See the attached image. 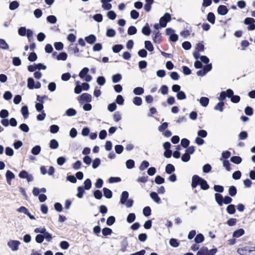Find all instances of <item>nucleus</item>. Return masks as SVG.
Listing matches in <instances>:
<instances>
[{"mask_svg": "<svg viewBox=\"0 0 255 255\" xmlns=\"http://www.w3.org/2000/svg\"><path fill=\"white\" fill-rule=\"evenodd\" d=\"M116 222V218L114 216H111L108 218L106 224L109 226H112Z\"/></svg>", "mask_w": 255, "mask_h": 255, "instance_id": "57", "label": "nucleus"}, {"mask_svg": "<svg viewBox=\"0 0 255 255\" xmlns=\"http://www.w3.org/2000/svg\"><path fill=\"white\" fill-rule=\"evenodd\" d=\"M30 29H27L25 26H21L18 29V33L21 36H25Z\"/></svg>", "mask_w": 255, "mask_h": 255, "instance_id": "15", "label": "nucleus"}, {"mask_svg": "<svg viewBox=\"0 0 255 255\" xmlns=\"http://www.w3.org/2000/svg\"><path fill=\"white\" fill-rule=\"evenodd\" d=\"M144 89L141 87H137L133 90V93L135 95H141L144 93Z\"/></svg>", "mask_w": 255, "mask_h": 255, "instance_id": "34", "label": "nucleus"}, {"mask_svg": "<svg viewBox=\"0 0 255 255\" xmlns=\"http://www.w3.org/2000/svg\"><path fill=\"white\" fill-rule=\"evenodd\" d=\"M199 186H200L201 189L203 190H207L210 187L208 182L204 178H202V181L200 183Z\"/></svg>", "mask_w": 255, "mask_h": 255, "instance_id": "29", "label": "nucleus"}, {"mask_svg": "<svg viewBox=\"0 0 255 255\" xmlns=\"http://www.w3.org/2000/svg\"><path fill=\"white\" fill-rule=\"evenodd\" d=\"M59 146V143L55 139H52L50 141L49 147L52 149H56Z\"/></svg>", "mask_w": 255, "mask_h": 255, "instance_id": "28", "label": "nucleus"}, {"mask_svg": "<svg viewBox=\"0 0 255 255\" xmlns=\"http://www.w3.org/2000/svg\"><path fill=\"white\" fill-rule=\"evenodd\" d=\"M154 2V0H145L144 9L146 12H149L151 10L152 5Z\"/></svg>", "mask_w": 255, "mask_h": 255, "instance_id": "18", "label": "nucleus"}, {"mask_svg": "<svg viewBox=\"0 0 255 255\" xmlns=\"http://www.w3.org/2000/svg\"><path fill=\"white\" fill-rule=\"evenodd\" d=\"M84 188L87 190H89L92 187V181L90 178L86 179L84 182Z\"/></svg>", "mask_w": 255, "mask_h": 255, "instance_id": "45", "label": "nucleus"}, {"mask_svg": "<svg viewBox=\"0 0 255 255\" xmlns=\"http://www.w3.org/2000/svg\"><path fill=\"white\" fill-rule=\"evenodd\" d=\"M228 192H229V194L231 196L234 197L236 195V194L237 193V188L236 187V186H235L234 185H232L229 187Z\"/></svg>", "mask_w": 255, "mask_h": 255, "instance_id": "36", "label": "nucleus"}, {"mask_svg": "<svg viewBox=\"0 0 255 255\" xmlns=\"http://www.w3.org/2000/svg\"><path fill=\"white\" fill-rule=\"evenodd\" d=\"M86 189L83 186H80L77 187L78 193L76 194V196L78 198H82L83 197V195L85 193V190Z\"/></svg>", "mask_w": 255, "mask_h": 255, "instance_id": "25", "label": "nucleus"}, {"mask_svg": "<svg viewBox=\"0 0 255 255\" xmlns=\"http://www.w3.org/2000/svg\"><path fill=\"white\" fill-rule=\"evenodd\" d=\"M46 20L51 24H55L57 21V17L54 15H48L46 18Z\"/></svg>", "mask_w": 255, "mask_h": 255, "instance_id": "53", "label": "nucleus"}, {"mask_svg": "<svg viewBox=\"0 0 255 255\" xmlns=\"http://www.w3.org/2000/svg\"><path fill=\"white\" fill-rule=\"evenodd\" d=\"M9 48V45L6 41L3 39L0 38V49L3 50H7Z\"/></svg>", "mask_w": 255, "mask_h": 255, "instance_id": "41", "label": "nucleus"}, {"mask_svg": "<svg viewBox=\"0 0 255 255\" xmlns=\"http://www.w3.org/2000/svg\"><path fill=\"white\" fill-rule=\"evenodd\" d=\"M224 106H225V103L224 102H219L214 107V109L216 111H219L222 112L224 110Z\"/></svg>", "mask_w": 255, "mask_h": 255, "instance_id": "38", "label": "nucleus"}, {"mask_svg": "<svg viewBox=\"0 0 255 255\" xmlns=\"http://www.w3.org/2000/svg\"><path fill=\"white\" fill-rule=\"evenodd\" d=\"M97 38L94 34H91L85 37V40L89 44H93L96 41Z\"/></svg>", "mask_w": 255, "mask_h": 255, "instance_id": "11", "label": "nucleus"}, {"mask_svg": "<svg viewBox=\"0 0 255 255\" xmlns=\"http://www.w3.org/2000/svg\"><path fill=\"white\" fill-rule=\"evenodd\" d=\"M106 36L108 37H113L116 34V31L113 28H108L106 31Z\"/></svg>", "mask_w": 255, "mask_h": 255, "instance_id": "50", "label": "nucleus"}, {"mask_svg": "<svg viewBox=\"0 0 255 255\" xmlns=\"http://www.w3.org/2000/svg\"><path fill=\"white\" fill-rule=\"evenodd\" d=\"M78 101L81 104L84 102L90 103L92 101V96L87 93H83L79 97Z\"/></svg>", "mask_w": 255, "mask_h": 255, "instance_id": "4", "label": "nucleus"}, {"mask_svg": "<svg viewBox=\"0 0 255 255\" xmlns=\"http://www.w3.org/2000/svg\"><path fill=\"white\" fill-rule=\"evenodd\" d=\"M35 81L33 78L29 77L27 79V87L30 90H32L34 88Z\"/></svg>", "mask_w": 255, "mask_h": 255, "instance_id": "35", "label": "nucleus"}, {"mask_svg": "<svg viewBox=\"0 0 255 255\" xmlns=\"http://www.w3.org/2000/svg\"><path fill=\"white\" fill-rule=\"evenodd\" d=\"M145 48L149 52H152L154 50V47L149 40H145L144 41Z\"/></svg>", "mask_w": 255, "mask_h": 255, "instance_id": "26", "label": "nucleus"}, {"mask_svg": "<svg viewBox=\"0 0 255 255\" xmlns=\"http://www.w3.org/2000/svg\"><path fill=\"white\" fill-rule=\"evenodd\" d=\"M21 243L18 240H10L7 243V246L12 251H16L18 250V247Z\"/></svg>", "mask_w": 255, "mask_h": 255, "instance_id": "7", "label": "nucleus"}, {"mask_svg": "<svg viewBox=\"0 0 255 255\" xmlns=\"http://www.w3.org/2000/svg\"><path fill=\"white\" fill-rule=\"evenodd\" d=\"M102 233L104 236H107L112 234L113 230L110 228L105 227L102 229Z\"/></svg>", "mask_w": 255, "mask_h": 255, "instance_id": "48", "label": "nucleus"}, {"mask_svg": "<svg viewBox=\"0 0 255 255\" xmlns=\"http://www.w3.org/2000/svg\"><path fill=\"white\" fill-rule=\"evenodd\" d=\"M153 34L154 36H152V40L155 43H160V40L159 39H158L157 38L161 36V33L159 31H154L153 32Z\"/></svg>", "mask_w": 255, "mask_h": 255, "instance_id": "22", "label": "nucleus"}, {"mask_svg": "<svg viewBox=\"0 0 255 255\" xmlns=\"http://www.w3.org/2000/svg\"><path fill=\"white\" fill-rule=\"evenodd\" d=\"M37 59V56L35 52H32L29 53L28 57V60L30 62H34Z\"/></svg>", "mask_w": 255, "mask_h": 255, "instance_id": "59", "label": "nucleus"}, {"mask_svg": "<svg viewBox=\"0 0 255 255\" xmlns=\"http://www.w3.org/2000/svg\"><path fill=\"white\" fill-rule=\"evenodd\" d=\"M227 212L228 214L230 215H233L235 213L236 207L234 204H229L226 208Z\"/></svg>", "mask_w": 255, "mask_h": 255, "instance_id": "31", "label": "nucleus"}, {"mask_svg": "<svg viewBox=\"0 0 255 255\" xmlns=\"http://www.w3.org/2000/svg\"><path fill=\"white\" fill-rule=\"evenodd\" d=\"M245 234V230L243 228H240L235 230L233 233V237L234 238H239Z\"/></svg>", "mask_w": 255, "mask_h": 255, "instance_id": "19", "label": "nucleus"}, {"mask_svg": "<svg viewBox=\"0 0 255 255\" xmlns=\"http://www.w3.org/2000/svg\"><path fill=\"white\" fill-rule=\"evenodd\" d=\"M132 102L135 106H139L142 103V100L140 97L136 96L133 98Z\"/></svg>", "mask_w": 255, "mask_h": 255, "instance_id": "52", "label": "nucleus"}, {"mask_svg": "<svg viewBox=\"0 0 255 255\" xmlns=\"http://www.w3.org/2000/svg\"><path fill=\"white\" fill-rule=\"evenodd\" d=\"M130 16L132 19H136L139 17V13L137 10L133 9L130 11Z\"/></svg>", "mask_w": 255, "mask_h": 255, "instance_id": "64", "label": "nucleus"}, {"mask_svg": "<svg viewBox=\"0 0 255 255\" xmlns=\"http://www.w3.org/2000/svg\"><path fill=\"white\" fill-rule=\"evenodd\" d=\"M143 215L146 217H149L151 214V209L149 206H146L143 208L142 210Z\"/></svg>", "mask_w": 255, "mask_h": 255, "instance_id": "47", "label": "nucleus"}, {"mask_svg": "<svg viewBox=\"0 0 255 255\" xmlns=\"http://www.w3.org/2000/svg\"><path fill=\"white\" fill-rule=\"evenodd\" d=\"M141 32L143 34L146 36H149L150 35L151 30L148 23H146L144 25V26L142 28Z\"/></svg>", "mask_w": 255, "mask_h": 255, "instance_id": "12", "label": "nucleus"}, {"mask_svg": "<svg viewBox=\"0 0 255 255\" xmlns=\"http://www.w3.org/2000/svg\"><path fill=\"white\" fill-rule=\"evenodd\" d=\"M204 236L201 233L198 234L194 238V242L196 244H200L204 240Z\"/></svg>", "mask_w": 255, "mask_h": 255, "instance_id": "27", "label": "nucleus"}, {"mask_svg": "<svg viewBox=\"0 0 255 255\" xmlns=\"http://www.w3.org/2000/svg\"><path fill=\"white\" fill-rule=\"evenodd\" d=\"M215 199L219 206H222L223 204H231L233 201L232 198L230 196L227 195L224 197L222 194L219 193L215 194Z\"/></svg>", "mask_w": 255, "mask_h": 255, "instance_id": "1", "label": "nucleus"}, {"mask_svg": "<svg viewBox=\"0 0 255 255\" xmlns=\"http://www.w3.org/2000/svg\"><path fill=\"white\" fill-rule=\"evenodd\" d=\"M245 113L248 116H251L254 114L253 108L250 106H247L245 109Z\"/></svg>", "mask_w": 255, "mask_h": 255, "instance_id": "62", "label": "nucleus"}, {"mask_svg": "<svg viewBox=\"0 0 255 255\" xmlns=\"http://www.w3.org/2000/svg\"><path fill=\"white\" fill-rule=\"evenodd\" d=\"M207 20L211 24H214L216 20L214 13L212 12H209L207 15Z\"/></svg>", "mask_w": 255, "mask_h": 255, "instance_id": "23", "label": "nucleus"}, {"mask_svg": "<svg viewBox=\"0 0 255 255\" xmlns=\"http://www.w3.org/2000/svg\"><path fill=\"white\" fill-rule=\"evenodd\" d=\"M154 182L156 184L160 185L165 182V179L160 175H156L154 179Z\"/></svg>", "mask_w": 255, "mask_h": 255, "instance_id": "58", "label": "nucleus"}, {"mask_svg": "<svg viewBox=\"0 0 255 255\" xmlns=\"http://www.w3.org/2000/svg\"><path fill=\"white\" fill-rule=\"evenodd\" d=\"M18 176L20 178L26 179L28 182L33 180V176L31 174H29L28 172L25 170L20 171L18 174Z\"/></svg>", "mask_w": 255, "mask_h": 255, "instance_id": "5", "label": "nucleus"}, {"mask_svg": "<svg viewBox=\"0 0 255 255\" xmlns=\"http://www.w3.org/2000/svg\"><path fill=\"white\" fill-rule=\"evenodd\" d=\"M250 252V247L247 246L239 248L237 250V253L241 255H248Z\"/></svg>", "mask_w": 255, "mask_h": 255, "instance_id": "10", "label": "nucleus"}, {"mask_svg": "<svg viewBox=\"0 0 255 255\" xmlns=\"http://www.w3.org/2000/svg\"><path fill=\"white\" fill-rule=\"evenodd\" d=\"M20 112L24 119L28 118L29 116V111L27 106H23L21 108Z\"/></svg>", "mask_w": 255, "mask_h": 255, "instance_id": "16", "label": "nucleus"}, {"mask_svg": "<svg viewBox=\"0 0 255 255\" xmlns=\"http://www.w3.org/2000/svg\"><path fill=\"white\" fill-rule=\"evenodd\" d=\"M43 104L44 102H36L35 103V109L38 112H42L43 111Z\"/></svg>", "mask_w": 255, "mask_h": 255, "instance_id": "49", "label": "nucleus"}, {"mask_svg": "<svg viewBox=\"0 0 255 255\" xmlns=\"http://www.w3.org/2000/svg\"><path fill=\"white\" fill-rule=\"evenodd\" d=\"M136 218V216L134 213H129L127 218V221L128 223H131L134 221Z\"/></svg>", "mask_w": 255, "mask_h": 255, "instance_id": "55", "label": "nucleus"}, {"mask_svg": "<svg viewBox=\"0 0 255 255\" xmlns=\"http://www.w3.org/2000/svg\"><path fill=\"white\" fill-rule=\"evenodd\" d=\"M137 32V29L134 26H130L128 29V34L129 35H132L136 34Z\"/></svg>", "mask_w": 255, "mask_h": 255, "instance_id": "61", "label": "nucleus"}, {"mask_svg": "<svg viewBox=\"0 0 255 255\" xmlns=\"http://www.w3.org/2000/svg\"><path fill=\"white\" fill-rule=\"evenodd\" d=\"M212 69V65L208 64L205 65L201 69L197 72V75L198 76L203 77L206 75V74Z\"/></svg>", "mask_w": 255, "mask_h": 255, "instance_id": "6", "label": "nucleus"}, {"mask_svg": "<svg viewBox=\"0 0 255 255\" xmlns=\"http://www.w3.org/2000/svg\"><path fill=\"white\" fill-rule=\"evenodd\" d=\"M19 5L18 2L16 0H14L9 3V8L11 10H14L17 8Z\"/></svg>", "mask_w": 255, "mask_h": 255, "instance_id": "42", "label": "nucleus"}, {"mask_svg": "<svg viewBox=\"0 0 255 255\" xmlns=\"http://www.w3.org/2000/svg\"><path fill=\"white\" fill-rule=\"evenodd\" d=\"M5 177L7 184L11 185V181L15 178V175L12 171L8 170L6 172Z\"/></svg>", "mask_w": 255, "mask_h": 255, "instance_id": "9", "label": "nucleus"}, {"mask_svg": "<svg viewBox=\"0 0 255 255\" xmlns=\"http://www.w3.org/2000/svg\"><path fill=\"white\" fill-rule=\"evenodd\" d=\"M171 20V15L168 12H166L159 19V22L162 25L163 27H165L168 22Z\"/></svg>", "mask_w": 255, "mask_h": 255, "instance_id": "3", "label": "nucleus"}, {"mask_svg": "<svg viewBox=\"0 0 255 255\" xmlns=\"http://www.w3.org/2000/svg\"><path fill=\"white\" fill-rule=\"evenodd\" d=\"M89 71V69L88 67L83 68L79 74V76L81 79L84 78L88 74Z\"/></svg>", "mask_w": 255, "mask_h": 255, "instance_id": "44", "label": "nucleus"}, {"mask_svg": "<svg viewBox=\"0 0 255 255\" xmlns=\"http://www.w3.org/2000/svg\"><path fill=\"white\" fill-rule=\"evenodd\" d=\"M228 11L229 9L225 5H219L217 8V12L220 15H225Z\"/></svg>", "mask_w": 255, "mask_h": 255, "instance_id": "8", "label": "nucleus"}, {"mask_svg": "<svg viewBox=\"0 0 255 255\" xmlns=\"http://www.w3.org/2000/svg\"><path fill=\"white\" fill-rule=\"evenodd\" d=\"M129 193L127 191H124L122 193L121 198H120V203L121 204H124L126 203L125 201L128 199Z\"/></svg>", "mask_w": 255, "mask_h": 255, "instance_id": "17", "label": "nucleus"}, {"mask_svg": "<svg viewBox=\"0 0 255 255\" xmlns=\"http://www.w3.org/2000/svg\"><path fill=\"white\" fill-rule=\"evenodd\" d=\"M217 251L218 250L216 248L209 250L207 247H205V255H215Z\"/></svg>", "mask_w": 255, "mask_h": 255, "instance_id": "39", "label": "nucleus"}, {"mask_svg": "<svg viewBox=\"0 0 255 255\" xmlns=\"http://www.w3.org/2000/svg\"><path fill=\"white\" fill-rule=\"evenodd\" d=\"M199 103L203 107H206L209 103V99L206 97H202L199 100Z\"/></svg>", "mask_w": 255, "mask_h": 255, "instance_id": "24", "label": "nucleus"}, {"mask_svg": "<svg viewBox=\"0 0 255 255\" xmlns=\"http://www.w3.org/2000/svg\"><path fill=\"white\" fill-rule=\"evenodd\" d=\"M77 111L75 109L72 108L68 109L66 112L65 114L68 117H73L76 115Z\"/></svg>", "mask_w": 255, "mask_h": 255, "instance_id": "37", "label": "nucleus"}, {"mask_svg": "<svg viewBox=\"0 0 255 255\" xmlns=\"http://www.w3.org/2000/svg\"><path fill=\"white\" fill-rule=\"evenodd\" d=\"M41 150V146L39 145H37L32 147L31 152L34 155H37L40 153Z\"/></svg>", "mask_w": 255, "mask_h": 255, "instance_id": "32", "label": "nucleus"}, {"mask_svg": "<svg viewBox=\"0 0 255 255\" xmlns=\"http://www.w3.org/2000/svg\"><path fill=\"white\" fill-rule=\"evenodd\" d=\"M230 160L235 164H239L242 161V158L239 156H233L231 157Z\"/></svg>", "mask_w": 255, "mask_h": 255, "instance_id": "30", "label": "nucleus"}, {"mask_svg": "<svg viewBox=\"0 0 255 255\" xmlns=\"http://www.w3.org/2000/svg\"><path fill=\"white\" fill-rule=\"evenodd\" d=\"M101 160L100 158L97 157L92 161V167L93 169L97 168L101 164Z\"/></svg>", "mask_w": 255, "mask_h": 255, "instance_id": "51", "label": "nucleus"}, {"mask_svg": "<svg viewBox=\"0 0 255 255\" xmlns=\"http://www.w3.org/2000/svg\"><path fill=\"white\" fill-rule=\"evenodd\" d=\"M128 245V243L127 240V238L125 237L124 240L121 243V251L123 253L127 251V248Z\"/></svg>", "mask_w": 255, "mask_h": 255, "instance_id": "21", "label": "nucleus"}, {"mask_svg": "<svg viewBox=\"0 0 255 255\" xmlns=\"http://www.w3.org/2000/svg\"><path fill=\"white\" fill-rule=\"evenodd\" d=\"M175 171V168L174 166L171 164L168 163L165 168V173L167 174H171Z\"/></svg>", "mask_w": 255, "mask_h": 255, "instance_id": "14", "label": "nucleus"}, {"mask_svg": "<svg viewBox=\"0 0 255 255\" xmlns=\"http://www.w3.org/2000/svg\"><path fill=\"white\" fill-rule=\"evenodd\" d=\"M94 197L97 200H100L103 197L102 192L101 190L97 189L93 192Z\"/></svg>", "mask_w": 255, "mask_h": 255, "instance_id": "54", "label": "nucleus"}, {"mask_svg": "<svg viewBox=\"0 0 255 255\" xmlns=\"http://www.w3.org/2000/svg\"><path fill=\"white\" fill-rule=\"evenodd\" d=\"M122 75L120 73H117L112 76V82L114 83H117L122 80Z\"/></svg>", "mask_w": 255, "mask_h": 255, "instance_id": "46", "label": "nucleus"}, {"mask_svg": "<svg viewBox=\"0 0 255 255\" xmlns=\"http://www.w3.org/2000/svg\"><path fill=\"white\" fill-rule=\"evenodd\" d=\"M59 127L56 125H52L49 128L50 132L51 133H56L59 131Z\"/></svg>", "mask_w": 255, "mask_h": 255, "instance_id": "60", "label": "nucleus"}, {"mask_svg": "<svg viewBox=\"0 0 255 255\" xmlns=\"http://www.w3.org/2000/svg\"><path fill=\"white\" fill-rule=\"evenodd\" d=\"M126 167L128 169H131L134 167L135 162L133 159H128L126 162Z\"/></svg>", "mask_w": 255, "mask_h": 255, "instance_id": "43", "label": "nucleus"}, {"mask_svg": "<svg viewBox=\"0 0 255 255\" xmlns=\"http://www.w3.org/2000/svg\"><path fill=\"white\" fill-rule=\"evenodd\" d=\"M244 23L245 24L248 25V30L253 31L255 30V19L252 17H246Z\"/></svg>", "mask_w": 255, "mask_h": 255, "instance_id": "2", "label": "nucleus"}, {"mask_svg": "<svg viewBox=\"0 0 255 255\" xmlns=\"http://www.w3.org/2000/svg\"><path fill=\"white\" fill-rule=\"evenodd\" d=\"M169 245L172 247L177 248L179 246V243L177 239L171 238L169 240Z\"/></svg>", "mask_w": 255, "mask_h": 255, "instance_id": "63", "label": "nucleus"}, {"mask_svg": "<svg viewBox=\"0 0 255 255\" xmlns=\"http://www.w3.org/2000/svg\"><path fill=\"white\" fill-rule=\"evenodd\" d=\"M150 198L156 203H161V199L158 195V193L154 191L150 193Z\"/></svg>", "mask_w": 255, "mask_h": 255, "instance_id": "13", "label": "nucleus"}, {"mask_svg": "<svg viewBox=\"0 0 255 255\" xmlns=\"http://www.w3.org/2000/svg\"><path fill=\"white\" fill-rule=\"evenodd\" d=\"M104 196L107 199H111L113 197L112 191L106 187H104L103 189Z\"/></svg>", "mask_w": 255, "mask_h": 255, "instance_id": "20", "label": "nucleus"}, {"mask_svg": "<svg viewBox=\"0 0 255 255\" xmlns=\"http://www.w3.org/2000/svg\"><path fill=\"white\" fill-rule=\"evenodd\" d=\"M68 57L67 54L65 52H61L57 55L56 59L58 61H65Z\"/></svg>", "mask_w": 255, "mask_h": 255, "instance_id": "33", "label": "nucleus"}, {"mask_svg": "<svg viewBox=\"0 0 255 255\" xmlns=\"http://www.w3.org/2000/svg\"><path fill=\"white\" fill-rule=\"evenodd\" d=\"M176 97L178 100H183L186 99V95L184 91H181L177 92Z\"/></svg>", "mask_w": 255, "mask_h": 255, "instance_id": "56", "label": "nucleus"}, {"mask_svg": "<svg viewBox=\"0 0 255 255\" xmlns=\"http://www.w3.org/2000/svg\"><path fill=\"white\" fill-rule=\"evenodd\" d=\"M124 48L122 44H115L112 47L113 51L115 53H119Z\"/></svg>", "mask_w": 255, "mask_h": 255, "instance_id": "40", "label": "nucleus"}]
</instances>
